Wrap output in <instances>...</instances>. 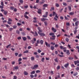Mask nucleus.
Returning <instances> with one entry per match:
<instances>
[{"label": "nucleus", "mask_w": 79, "mask_h": 79, "mask_svg": "<svg viewBox=\"0 0 79 79\" xmlns=\"http://www.w3.org/2000/svg\"><path fill=\"white\" fill-rule=\"evenodd\" d=\"M49 35H52V38H50V39H51L52 40H55V37H56V36L54 35H55V34L53 33H50L49 34Z\"/></svg>", "instance_id": "f257e3e1"}, {"label": "nucleus", "mask_w": 79, "mask_h": 79, "mask_svg": "<svg viewBox=\"0 0 79 79\" xmlns=\"http://www.w3.org/2000/svg\"><path fill=\"white\" fill-rule=\"evenodd\" d=\"M29 14V13L28 12H26L24 14V17L25 18H26V19H28L29 18V17H28V16L26 15H28Z\"/></svg>", "instance_id": "f03ea898"}, {"label": "nucleus", "mask_w": 79, "mask_h": 79, "mask_svg": "<svg viewBox=\"0 0 79 79\" xmlns=\"http://www.w3.org/2000/svg\"><path fill=\"white\" fill-rule=\"evenodd\" d=\"M64 52H66V54L68 55H70V52H69V50H66V49H64Z\"/></svg>", "instance_id": "7ed1b4c3"}, {"label": "nucleus", "mask_w": 79, "mask_h": 79, "mask_svg": "<svg viewBox=\"0 0 79 79\" xmlns=\"http://www.w3.org/2000/svg\"><path fill=\"white\" fill-rule=\"evenodd\" d=\"M39 67V65L37 64H35L34 65L33 67H31V69H35L36 68H37Z\"/></svg>", "instance_id": "20e7f679"}, {"label": "nucleus", "mask_w": 79, "mask_h": 79, "mask_svg": "<svg viewBox=\"0 0 79 79\" xmlns=\"http://www.w3.org/2000/svg\"><path fill=\"white\" fill-rule=\"evenodd\" d=\"M38 33L41 36H45V34L43 33H40L39 32H38Z\"/></svg>", "instance_id": "39448f33"}, {"label": "nucleus", "mask_w": 79, "mask_h": 79, "mask_svg": "<svg viewBox=\"0 0 79 79\" xmlns=\"http://www.w3.org/2000/svg\"><path fill=\"white\" fill-rule=\"evenodd\" d=\"M45 44L47 47H49L50 48V44H48V43L45 42Z\"/></svg>", "instance_id": "423d86ee"}, {"label": "nucleus", "mask_w": 79, "mask_h": 79, "mask_svg": "<svg viewBox=\"0 0 79 79\" xmlns=\"http://www.w3.org/2000/svg\"><path fill=\"white\" fill-rule=\"evenodd\" d=\"M39 44V40H38L36 41V43H35V46H36V47H37Z\"/></svg>", "instance_id": "0eeeda50"}, {"label": "nucleus", "mask_w": 79, "mask_h": 79, "mask_svg": "<svg viewBox=\"0 0 79 79\" xmlns=\"http://www.w3.org/2000/svg\"><path fill=\"white\" fill-rule=\"evenodd\" d=\"M37 13H38V14H41L42 13V10L40 9H38Z\"/></svg>", "instance_id": "6e6552de"}, {"label": "nucleus", "mask_w": 79, "mask_h": 79, "mask_svg": "<svg viewBox=\"0 0 79 79\" xmlns=\"http://www.w3.org/2000/svg\"><path fill=\"white\" fill-rule=\"evenodd\" d=\"M48 16V12H46L45 13V15H43V17L44 18H47V16Z\"/></svg>", "instance_id": "1a4fd4ad"}, {"label": "nucleus", "mask_w": 79, "mask_h": 79, "mask_svg": "<svg viewBox=\"0 0 79 79\" xmlns=\"http://www.w3.org/2000/svg\"><path fill=\"white\" fill-rule=\"evenodd\" d=\"M38 29L39 31V32L40 33V32H42V30L41 29V28H40V27H38Z\"/></svg>", "instance_id": "9d476101"}, {"label": "nucleus", "mask_w": 79, "mask_h": 79, "mask_svg": "<svg viewBox=\"0 0 79 79\" xmlns=\"http://www.w3.org/2000/svg\"><path fill=\"white\" fill-rule=\"evenodd\" d=\"M52 30L54 32H56V29L54 28L53 27H52Z\"/></svg>", "instance_id": "9b49d317"}, {"label": "nucleus", "mask_w": 79, "mask_h": 79, "mask_svg": "<svg viewBox=\"0 0 79 79\" xmlns=\"http://www.w3.org/2000/svg\"><path fill=\"white\" fill-rule=\"evenodd\" d=\"M74 63L75 65H76L77 64H78V63H79V60L74 61Z\"/></svg>", "instance_id": "f8f14e48"}, {"label": "nucleus", "mask_w": 79, "mask_h": 79, "mask_svg": "<svg viewBox=\"0 0 79 79\" xmlns=\"http://www.w3.org/2000/svg\"><path fill=\"white\" fill-rule=\"evenodd\" d=\"M41 20L42 21H45V20H47V19H45L44 18H41Z\"/></svg>", "instance_id": "ddd939ff"}, {"label": "nucleus", "mask_w": 79, "mask_h": 79, "mask_svg": "<svg viewBox=\"0 0 79 79\" xmlns=\"http://www.w3.org/2000/svg\"><path fill=\"white\" fill-rule=\"evenodd\" d=\"M39 43H40L41 45H43L44 44V41L42 40H41L40 41Z\"/></svg>", "instance_id": "4468645a"}, {"label": "nucleus", "mask_w": 79, "mask_h": 79, "mask_svg": "<svg viewBox=\"0 0 79 79\" xmlns=\"http://www.w3.org/2000/svg\"><path fill=\"white\" fill-rule=\"evenodd\" d=\"M55 49V47H54V46H52L51 47V50H54V49Z\"/></svg>", "instance_id": "2eb2a0df"}, {"label": "nucleus", "mask_w": 79, "mask_h": 79, "mask_svg": "<svg viewBox=\"0 0 79 79\" xmlns=\"http://www.w3.org/2000/svg\"><path fill=\"white\" fill-rule=\"evenodd\" d=\"M69 66V63H68L64 65V66L65 68H67Z\"/></svg>", "instance_id": "dca6fc26"}, {"label": "nucleus", "mask_w": 79, "mask_h": 79, "mask_svg": "<svg viewBox=\"0 0 79 79\" xmlns=\"http://www.w3.org/2000/svg\"><path fill=\"white\" fill-rule=\"evenodd\" d=\"M54 61L56 63H58V58L56 57V58L54 59Z\"/></svg>", "instance_id": "f3484780"}, {"label": "nucleus", "mask_w": 79, "mask_h": 79, "mask_svg": "<svg viewBox=\"0 0 79 79\" xmlns=\"http://www.w3.org/2000/svg\"><path fill=\"white\" fill-rule=\"evenodd\" d=\"M11 44H10L9 45H8L6 47V48H8L9 47V48H11V47H10V46H11Z\"/></svg>", "instance_id": "a211bd4d"}, {"label": "nucleus", "mask_w": 79, "mask_h": 79, "mask_svg": "<svg viewBox=\"0 0 79 79\" xmlns=\"http://www.w3.org/2000/svg\"><path fill=\"white\" fill-rule=\"evenodd\" d=\"M24 75H25V76H27V75L28 74V73H27V72H26V71H24Z\"/></svg>", "instance_id": "6ab92c4d"}, {"label": "nucleus", "mask_w": 79, "mask_h": 79, "mask_svg": "<svg viewBox=\"0 0 79 79\" xmlns=\"http://www.w3.org/2000/svg\"><path fill=\"white\" fill-rule=\"evenodd\" d=\"M55 5L56 7H59L60 6V5L58 3H56Z\"/></svg>", "instance_id": "aec40b11"}, {"label": "nucleus", "mask_w": 79, "mask_h": 79, "mask_svg": "<svg viewBox=\"0 0 79 79\" xmlns=\"http://www.w3.org/2000/svg\"><path fill=\"white\" fill-rule=\"evenodd\" d=\"M69 14V15H74V13L71 12H70Z\"/></svg>", "instance_id": "412c9836"}, {"label": "nucleus", "mask_w": 79, "mask_h": 79, "mask_svg": "<svg viewBox=\"0 0 79 79\" xmlns=\"http://www.w3.org/2000/svg\"><path fill=\"white\" fill-rule=\"evenodd\" d=\"M14 69H19V67L18 66H16L14 67Z\"/></svg>", "instance_id": "4be33fe9"}, {"label": "nucleus", "mask_w": 79, "mask_h": 79, "mask_svg": "<svg viewBox=\"0 0 79 79\" xmlns=\"http://www.w3.org/2000/svg\"><path fill=\"white\" fill-rule=\"evenodd\" d=\"M22 38L24 41H25L27 40V38H26V37H23Z\"/></svg>", "instance_id": "5701e85b"}, {"label": "nucleus", "mask_w": 79, "mask_h": 79, "mask_svg": "<svg viewBox=\"0 0 79 79\" xmlns=\"http://www.w3.org/2000/svg\"><path fill=\"white\" fill-rule=\"evenodd\" d=\"M19 2L21 4H23L24 2V1L23 0H19Z\"/></svg>", "instance_id": "b1692460"}, {"label": "nucleus", "mask_w": 79, "mask_h": 79, "mask_svg": "<svg viewBox=\"0 0 79 79\" xmlns=\"http://www.w3.org/2000/svg\"><path fill=\"white\" fill-rule=\"evenodd\" d=\"M78 23H79V21H77L75 22V26H78Z\"/></svg>", "instance_id": "393cba45"}, {"label": "nucleus", "mask_w": 79, "mask_h": 79, "mask_svg": "<svg viewBox=\"0 0 79 79\" xmlns=\"http://www.w3.org/2000/svg\"><path fill=\"white\" fill-rule=\"evenodd\" d=\"M68 8L69 10V11H71V7L70 6H68Z\"/></svg>", "instance_id": "a878e982"}, {"label": "nucleus", "mask_w": 79, "mask_h": 79, "mask_svg": "<svg viewBox=\"0 0 79 79\" xmlns=\"http://www.w3.org/2000/svg\"><path fill=\"white\" fill-rule=\"evenodd\" d=\"M43 7H47L48 5L47 4H44L43 6Z\"/></svg>", "instance_id": "bb28decb"}, {"label": "nucleus", "mask_w": 79, "mask_h": 79, "mask_svg": "<svg viewBox=\"0 0 79 79\" xmlns=\"http://www.w3.org/2000/svg\"><path fill=\"white\" fill-rule=\"evenodd\" d=\"M78 74V73L77 72H76V73H75L73 74V75L74 76H77Z\"/></svg>", "instance_id": "cd10ccee"}, {"label": "nucleus", "mask_w": 79, "mask_h": 79, "mask_svg": "<svg viewBox=\"0 0 79 79\" xmlns=\"http://www.w3.org/2000/svg\"><path fill=\"white\" fill-rule=\"evenodd\" d=\"M77 18H74L73 19V21H77Z\"/></svg>", "instance_id": "c85d7f7f"}, {"label": "nucleus", "mask_w": 79, "mask_h": 79, "mask_svg": "<svg viewBox=\"0 0 79 79\" xmlns=\"http://www.w3.org/2000/svg\"><path fill=\"white\" fill-rule=\"evenodd\" d=\"M29 52V51L28 50H26L23 52V53H26Z\"/></svg>", "instance_id": "c756f323"}, {"label": "nucleus", "mask_w": 79, "mask_h": 79, "mask_svg": "<svg viewBox=\"0 0 79 79\" xmlns=\"http://www.w3.org/2000/svg\"><path fill=\"white\" fill-rule=\"evenodd\" d=\"M71 67H72V68H75V67H76V66H75V65H74V64H71Z\"/></svg>", "instance_id": "7c9ffc66"}, {"label": "nucleus", "mask_w": 79, "mask_h": 79, "mask_svg": "<svg viewBox=\"0 0 79 79\" xmlns=\"http://www.w3.org/2000/svg\"><path fill=\"white\" fill-rule=\"evenodd\" d=\"M74 59V58L72 57H69V60H73Z\"/></svg>", "instance_id": "2f4dec72"}, {"label": "nucleus", "mask_w": 79, "mask_h": 79, "mask_svg": "<svg viewBox=\"0 0 79 79\" xmlns=\"http://www.w3.org/2000/svg\"><path fill=\"white\" fill-rule=\"evenodd\" d=\"M44 60H45V58H44V57H43L41 60V61L42 62H44Z\"/></svg>", "instance_id": "473e14b6"}, {"label": "nucleus", "mask_w": 79, "mask_h": 79, "mask_svg": "<svg viewBox=\"0 0 79 79\" xmlns=\"http://www.w3.org/2000/svg\"><path fill=\"white\" fill-rule=\"evenodd\" d=\"M10 10H14V6H11L10 7Z\"/></svg>", "instance_id": "72a5a7b5"}, {"label": "nucleus", "mask_w": 79, "mask_h": 79, "mask_svg": "<svg viewBox=\"0 0 79 79\" xmlns=\"http://www.w3.org/2000/svg\"><path fill=\"white\" fill-rule=\"evenodd\" d=\"M77 71H79V68L78 67H77L75 69Z\"/></svg>", "instance_id": "f704fd0d"}, {"label": "nucleus", "mask_w": 79, "mask_h": 79, "mask_svg": "<svg viewBox=\"0 0 79 79\" xmlns=\"http://www.w3.org/2000/svg\"><path fill=\"white\" fill-rule=\"evenodd\" d=\"M31 61H34V57H31Z\"/></svg>", "instance_id": "c9c22d12"}, {"label": "nucleus", "mask_w": 79, "mask_h": 79, "mask_svg": "<svg viewBox=\"0 0 79 79\" xmlns=\"http://www.w3.org/2000/svg\"><path fill=\"white\" fill-rule=\"evenodd\" d=\"M41 52H42L41 50L40 49H38V50L37 51V52H38V53H40Z\"/></svg>", "instance_id": "e433bc0d"}, {"label": "nucleus", "mask_w": 79, "mask_h": 79, "mask_svg": "<svg viewBox=\"0 0 79 79\" xmlns=\"http://www.w3.org/2000/svg\"><path fill=\"white\" fill-rule=\"evenodd\" d=\"M44 23L45 26H47V25H48V24L47 23V21H45Z\"/></svg>", "instance_id": "4c0bfd02"}, {"label": "nucleus", "mask_w": 79, "mask_h": 79, "mask_svg": "<svg viewBox=\"0 0 79 79\" xmlns=\"http://www.w3.org/2000/svg\"><path fill=\"white\" fill-rule=\"evenodd\" d=\"M63 5H64V6H67V4L65 2H63Z\"/></svg>", "instance_id": "58836bf2"}, {"label": "nucleus", "mask_w": 79, "mask_h": 79, "mask_svg": "<svg viewBox=\"0 0 79 79\" xmlns=\"http://www.w3.org/2000/svg\"><path fill=\"white\" fill-rule=\"evenodd\" d=\"M65 40L66 42H69V39L68 38H65Z\"/></svg>", "instance_id": "ea45409f"}, {"label": "nucleus", "mask_w": 79, "mask_h": 79, "mask_svg": "<svg viewBox=\"0 0 79 79\" xmlns=\"http://www.w3.org/2000/svg\"><path fill=\"white\" fill-rule=\"evenodd\" d=\"M8 21H10L11 22H12V19H10V18H9L8 19Z\"/></svg>", "instance_id": "a19ab883"}, {"label": "nucleus", "mask_w": 79, "mask_h": 79, "mask_svg": "<svg viewBox=\"0 0 79 79\" xmlns=\"http://www.w3.org/2000/svg\"><path fill=\"white\" fill-rule=\"evenodd\" d=\"M16 32L18 34H19V33H20V32L18 30H17L16 31Z\"/></svg>", "instance_id": "79ce46f5"}, {"label": "nucleus", "mask_w": 79, "mask_h": 79, "mask_svg": "<svg viewBox=\"0 0 79 79\" xmlns=\"http://www.w3.org/2000/svg\"><path fill=\"white\" fill-rule=\"evenodd\" d=\"M36 73H40V71L39 70H37L36 71Z\"/></svg>", "instance_id": "37998d69"}, {"label": "nucleus", "mask_w": 79, "mask_h": 79, "mask_svg": "<svg viewBox=\"0 0 79 79\" xmlns=\"http://www.w3.org/2000/svg\"><path fill=\"white\" fill-rule=\"evenodd\" d=\"M17 27V26L16 25H14L13 26V28L14 29H16Z\"/></svg>", "instance_id": "c03bdc74"}, {"label": "nucleus", "mask_w": 79, "mask_h": 79, "mask_svg": "<svg viewBox=\"0 0 79 79\" xmlns=\"http://www.w3.org/2000/svg\"><path fill=\"white\" fill-rule=\"evenodd\" d=\"M60 69V66L59 65L57 67V70H58V69Z\"/></svg>", "instance_id": "a18cd8bd"}, {"label": "nucleus", "mask_w": 79, "mask_h": 79, "mask_svg": "<svg viewBox=\"0 0 79 79\" xmlns=\"http://www.w3.org/2000/svg\"><path fill=\"white\" fill-rule=\"evenodd\" d=\"M35 71H32L31 73V74H35Z\"/></svg>", "instance_id": "49530a36"}, {"label": "nucleus", "mask_w": 79, "mask_h": 79, "mask_svg": "<svg viewBox=\"0 0 79 79\" xmlns=\"http://www.w3.org/2000/svg\"><path fill=\"white\" fill-rule=\"evenodd\" d=\"M31 42H32V44H34V43H35V42L34 41V40H31Z\"/></svg>", "instance_id": "de8ad7c7"}, {"label": "nucleus", "mask_w": 79, "mask_h": 79, "mask_svg": "<svg viewBox=\"0 0 79 79\" xmlns=\"http://www.w3.org/2000/svg\"><path fill=\"white\" fill-rule=\"evenodd\" d=\"M27 37L28 39H29V40H31V37L29 36H27Z\"/></svg>", "instance_id": "09e8293b"}, {"label": "nucleus", "mask_w": 79, "mask_h": 79, "mask_svg": "<svg viewBox=\"0 0 79 79\" xmlns=\"http://www.w3.org/2000/svg\"><path fill=\"white\" fill-rule=\"evenodd\" d=\"M21 34H22V35H26V34L25 33H24V32H22Z\"/></svg>", "instance_id": "8fccbe9b"}, {"label": "nucleus", "mask_w": 79, "mask_h": 79, "mask_svg": "<svg viewBox=\"0 0 79 79\" xmlns=\"http://www.w3.org/2000/svg\"><path fill=\"white\" fill-rule=\"evenodd\" d=\"M13 28L12 27L10 28H9V31H13Z\"/></svg>", "instance_id": "3c124183"}, {"label": "nucleus", "mask_w": 79, "mask_h": 79, "mask_svg": "<svg viewBox=\"0 0 79 79\" xmlns=\"http://www.w3.org/2000/svg\"><path fill=\"white\" fill-rule=\"evenodd\" d=\"M4 14L5 15H6L7 14V12L6 11H4Z\"/></svg>", "instance_id": "603ef678"}, {"label": "nucleus", "mask_w": 79, "mask_h": 79, "mask_svg": "<svg viewBox=\"0 0 79 79\" xmlns=\"http://www.w3.org/2000/svg\"><path fill=\"white\" fill-rule=\"evenodd\" d=\"M18 61L19 62L21 61H22V59H21V58H19V60Z\"/></svg>", "instance_id": "864d4df0"}, {"label": "nucleus", "mask_w": 79, "mask_h": 79, "mask_svg": "<svg viewBox=\"0 0 79 79\" xmlns=\"http://www.w3.org/2000/svg\"><path fill=\"white\" fill-rule=\"evenodd\" d=\"M51 44H52V45H55V43L53 42H51Z\"/></svg>", "instance_id": "5fc2aeb1"}, {"label": "nucleus", "mask_w": 79, "mask_h": 79, "mask_svg": "<svg viewBox=\"0 0 79 79\" xmlns=\"http://www.w3.org/2000/svg\"><path fill=\"white\" fill-rule=\"evenodd\" d=\"M15 55L16 56H17L18 55V53L17 52L15 53Z\"/></svg>", "instance_id": "6e6d98bb"}, {"label": "nucleus", "mask_w": 79, "mask_h": 79, "mask_svg": "<svg viewBox=\"0 0 79 79\" xmlns=\"http://www.w3.org/2000/svg\"><path fill=\"white\" fill-rule=\"evenodd\" d=\"M0 8H1V9H3V6L0 5Z\"/></svg>", "instance_id": "4d7b16f0"}, {"label": "nucleus", "mask_w": 79, "mask_h": 79, "mask_svg": "<svg viewBox=\"0 0 79 79\" xmlns=\"http://www.w3.org/2000/svg\"><path fill=\"white\" fill-rule=\"evenodd\" d=\"M24 7L25 8H26V9L27 8H28V6H27V5L25 6H24Z\"/></svg>", "instance_id": "13d9d810"}, {"label": "nucleus", "mask_w": 79, "mask_h": 79, "mask_svg": "<svg viewBox=\"0 0 79 79\" xmlns=\"http://www.w3.org/2000/svg\"><path fill=\"white\" fill-rule=\"evenodd\" d=\"M21 23H17V26H21Z\"/></svg>", "instance_id": "bf43d9fd"}, {"label": "nucleus", "mask_w": 79, "mask_h": 79, "mask_svg": "<svg viewBox=\"0 0 79 79\" xmlns=\"http://www.w3.org/2000/svg\"><path fill=\"white\" fill-rule=\"evenodd\" d=\"M60 49H61V50L63 49V46H60Z\"/></svg>", "instance_id": "052dcab7"}, {"label": "nucleus", "mask_w": 79, "mask_h": 79, "mask_svg": "<svg viewBox=\"0 0 79 79\" xmlns=\"http://www.w3.org/2000/svg\"><path fill=\"white\" fill-rule=\"evenodd\" d=\"M1 5H2V6H4V4H3V2H1Z\"/></svg>", "instance_id": "680f3d73"}, {"label": "nucleus", "mask_w": 79, "mask_h": 79, "mask_svg": "<svg viewBox=\"0 0 79 79\" xmlns=\"http://www.w3.org/2000/svg\"><path fill=\"white\" fill-rule=\"evenodd\" d=\"M7 23L8 24H11V22H10L9 21H8Z\"/></svg>", "instance_id": "e2e57ef3"}, {"label": "nucleus", "mask_w": 79, "mask_h": 79, "mask_svg": "<svg viewBox=\"0 0 79 79\" xmlns=\"http://www.w3.org/2000/svg\"><path fill=\"white\" fill-rule=\"evenodd\" d=\"M14 11L16 12V11H17V9H16V8H14Z\"/></svg>", "instance_id": "0e129e2a"}, {"label": "nucleus", "mask_w": 79, "mask_h": 79, "mask_svg": "<svg viewBox=\"0 0 79 79\" xmlns=\"http://www.w3.org/2000/svg\"><path fill=\"white\" fill-rule=\"evenodd\" d=\"M63 10V9L62 8L61 9H60V10H59V12H60V13H61V12H62V10Z\"/></svg>", "instance_id": "69168bd1"}, {"label": "nucleus", "mask_w": 79, "mask_h": 79, "mask_svg": "<svg viewBox=\"0 0 79 79\" xmlns=\"http://www.w3.org/2000/svg\"><path fill=\"white\" fill-rule=\"evenodd\" d=\"M17 79V77L16 76H14V78L13 79Z\"/></svg>", "instance_id": "338daca9"}, {"label": "nucleus", "mask_w": 79, "mask_h": 79, "mask_svg": "<svg viewBox=\"0 0 79 79\" xmlns=\"http://www.w3.org/2000/svg\"><path fill=\"white\" fill-rule=\"evenodd\" d=\"M60 19H64V18H63V17H62V16H60Z\"/></svg>", "instance_id": "774afa93"}]
</instances>
